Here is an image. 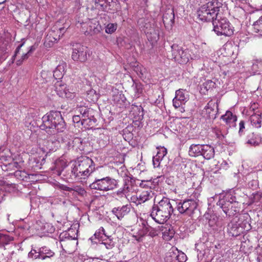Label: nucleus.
<instances>
[{
  "instance_id": "nucleus-1",
  "label": "nucleus",
  "mask_w": 262,
  "mask_h": 262,
  "mask_svg": "<svg viewBox=\"0 0 262 262\" xmlns=\"http://www.w3.org/2000/svg\"><path fill=\"white\" fill-rule=\"evenodd\" d=\"M41 120L40 128L49 135L62 133L66 129L65 121L59 112L51 111L45 115Z\"/></svg>"
},
{
  "instance_id": "nucleus-2",
  "label": "nucleus",
  "mask_w": 262,
  "mask_h": 262,
  "mask_svg": "<svg viewBox=\"0 0 262 262\" xmlns=\"http://www.w3.org/2000/svg\"><path fill=\"white\" fill-rule=\"evenodd\" d=\"M213 31L217 35L230 36L233 34L234 28L225 17H221L219 15L212 23Z\"/></svg>"
},
{
  "instance_id": "nucleus-3",
  "label": "nucleus",
  "mask_w": 262,
  "mask_h": 262,
  "mask_svg": "<svg viewBox=\"0 0 262 262\" xmlns=\"http://www.w3.org/2000/svg\"><path fill=\"white\" fill-rule=\"evenodd\" d=\"M217 205L220 206L226 214L228 212L234 214L237 211L236 208L238 202L236 201L235 196L233 194L228 192L224 194L223 196H220Z\"/></svg>"
},
{
  "instance_id": "nucleus-4",
  "label": "nucleus",
  "mask_w": 262,
  "mask_h": 262,
  "mask_svg": "<svg viewBox=\"0 0 262 262\" xmlns=\"http://www.w3.org/2000/svg\"><path fill=\"white\" fill-rule=\"evenodd\" d=\"M89 187L91 189L103 192L113 190L117 187V182L109 177L96 179L93 183L90 184Z\"/></svg>"
},
{
  "instance_id": "nucleus-5",
  "label": "nucleus",
  "mask_w": 262,
  "mask_h": 262,
  "mask_svg": "<svg viewBox=\"0 0 262 262\" xmlns=\"http://www.w3.org/2000/svg\"><path fill=\"white\" fill-rule=\"evenodd\" d=\"M93 161L88 157H81L72 165L71 173L74 178L80 177V174L86 167L91 166Z\"/></svg>"
},
{
  "instance_id": "nucleus-6",
  "label": "nucleus",
  "mask_w": 262,
  "mask_h": 262,
  "mask_svg": "<svg viewBox=\"0 0 262 262\" xmlns=\"http://www.w3.org/2000/svg\"><path fill=\"white\" fill-rule=\"evenodd\" d=\"M171 53L173 58L180 64L186 63L190 58L188 50H183L182 48L177 45L171 46Z\"/></svg>"
},
{
  "instance_id": "nucleus-7",
  "label": "nucleus",
  "mask_w": 262,
  "mask_h": 262,
  "mask_svg": "<svg viewBox=\"0 0 262 262\" xmlns=\"http://www.w3.org/2000/svg\"><path fill=\"white\" fill-rule=\"evenodd\" d=\"M197 206L198 203L195 200L187 199L179 202L176 207L179 213L191 215L193 213Z\"/></svg>"
},
{
  "instance_id": "nucleus-8",
  "label": "nucleus",
  "mask_w": 262,
  "mask_h": 262,
  "mask_svg": "<svg viewBox=\"0 0 262 262\" xmlns=\"http://www.w3.org/2000/svg\"><path fill=\"white\" fill-rule=\"evenodd\" d=\"M88 50L84 47L79 43H76L74 46L72 58L74 61L85 62L87 60Z\"/></svg>"
},
{
  "instance_id": "nucleus-9",
  "label": "nucleus",
  "mask_w": 262,
  "mask_h": 262,
  "mask_svg": "<svg viewBox=\"0 0 262 262\" xmlns=\"http://www.w3.org/2000/svg\"><path fill=\"white\" fill-rule=\"evenodd\" d=\"M55 91L57 94L62 98L72 100L75 97V93L70 91L67 85L62 84L61 82L58 81L55 83Z\"/></svg>"
},
{
  "instance_id": "nucleus-10",
  "label": "nucleus",
  "mask_w": 262,
  "mask_h": 262,
  "mask_svg": "<svg viewBox=\"0 0 262 262\" xmlns=\"http://www.w3.org/2000/svg\"><path fill=\"white\" fill-rule=\"evenodd\" d=\"M151 217L159 224H164L170 218L168 215L165 213L158 206L154 205L150 213Z\"/></svg>"
},
{
  "instance_id": "nucleus-11",
  "label": "nucleus",
  "mask_w": 262,
  "mask_h": 262,
  "mask_svg": "<svg viewBox=\"0 0 262 262\" xmlns=\"http://www.w3.org/2000/svg\"><path fill=\"white\" fill-rule=\"evenodd\" d=\"M189 99L187 92L183 89H180L176 92L175 97L173 99V105L175 108L180 107L182 104L188 101Z\"/></svg>"
},
{
  "instance_id": "nucleus-12",
  "label": "nucleus",
  "mask_w": 262,
  "mask_h": 262,
  "mask_svg": "<svg viewBox=\"0 0 262 262\" xmlns=\"http://www.w3.org/2000/svg\"><path fill=\"white\" fill-rule=\"evenodd\" d=\"M218 111V105L216 102L210 100L204 108L203 114L204 116L210 119H214L216 117Z\"/></svg>"
},
{
  "instance_id": "nucleus-13",
  "label": "nucleus",
  "mask_w": 262,
  "mask_h": 262,
  "mask_svg": "<svg viewBox=\"0 0 262 262\" xmlns=\"http://www.w3.org/2000/svg\"><path fill=\"white\" fill-rule=\"evenodd\" d=\"M222 6V4L218 0H212L201 5L199 8L205 10L207 12H212L215 14V16H219V12Z\"/></svg>"
},
{
  "instance_id": "nucleus-14",
  "label": "nucleus",
  "mask_w": 262,
  "mask_h": 262,
  "mask_svg": "<svg viewBox=\"0 0 262 262\" xmlns=\"http://www.w3.org/2000/svg\"><path fill=\"white\" fill-rule=\"evenodd\" d=\"M154 192L151 190H143L136 196H132L131 200L137 204H141L148 201L153 197Z\"/></svg>"
},
{
  "instance_id": "nucleus-15",
  "label": "nucleus",
  "mask_w": 262,
  "mask_h": 262,
  "mask_svg": "<svg viewBox=\"0 0 262 262\" xmlns=\"http://www.w3.org/2000/svg\"><path fill=\"white\" fill-rule=\"evenodd\" d=\"M156 205L170 217L173 211V208L169 199L163 198L159 202L158 204Z\"/></svg>"
},
{
  "instance_id": "nucleus-16",
  "label": "nucleus",
  "mask_w": 262,
  "mask_h": 262,
  "mask_svg": "<svg viewBox=\"0 0 262 262\" xmlns=\"http://www.w3.org/2000/svg\"><path fill=\"white\" fill-rule=\"evenodd\" d=\"M208 224L213 230L220 232L224 229V223L222 220H219L217 216L214 214L211 215L208 220Z\"/></svg>"
},
{
  "instance_id": "nucleus-17",
  "label": "nucleus",
  "mask_w": 262,
  "mask_h": 262,
  "mask_svg": "<svg viewBox=\"0 0 262 262\" xmlns=\"http://www.w3.org/2000/svg\"><path fill=\"white\" fill-rule=\"evenodd\" d=\"M130 211V205H126L122 207H115L112 209V212L118 220H121L125 215H127Z\"/></svg>"
},
{
  "instance_id": "nucleus-18",
  "label": "nucleus",
  "mask_w": 262,
  "mask_h": 262,
  "mask_svg": "<svg viewBox=\"0 0 262 262\" xmlns=\"http://www.w3.org/2000/svg\"><path fill=\"white\" fill-rule=\"evenodd\" d=\"M197 14L198 18L203 21H212L213 22L217 17L215 16L214 12H207L200 8L197 11Z\"/></svg>"
},
{
  "instance_id": "nucleus-19",
  "label": "nucleus",
  "mask_w": 262,
  "mask_h": 262,
  "mask_svg": "<svg viewBox=\"0 0 262 262\" xmlns=\"http://www.w3.org/2000/svg\"><path fill=\"white\" fill-rule=\"evenodd\" d=\"M221 119L226 123L229 127H235L237 117L230 111H227L226 114L221 116Z\"/></svg>"
},
{
  "instance_id": "nucleus-20",
  "label": "nucleus",
  "mask_w": 262,
  "mask_h": 262,
  "mask_svg": "<svg viewBox=\"0 0 262 262\" xmlns=\"http://www.w3.org/2000/svg\"><path fill=\"white\" fill-rule=\"evenodd\" d=\"M246 143L253 146L262 144V136L260 135H256L251 133L247 136Z\"/></svg>"
},
{
  "instance_id": "nucleus-21",
  "label": "nucleus",
  "mask_w": 262,
  "mask_h": 262,
  "mask_svg": "<svg viewBox=\"0 0 262 262\" xmlns=\"http://www.w3.org/2000/svg\"><path fill=\"white\" fill-rule=\"evenodd\" d=\"M89 30L85 31V35H93L98 34L102 30L101 25L96 20L91 21L89 23Z\"/></svg>"
},
{
  "instance_id": "nucleus-22",
  "label": "nucleus",
  "mask_w": 262,
  "mask_h": 262,
  "mask_svg": "<svg viewBox=\"0 0 262 262\" xmlns=\"http://www.w3.org/2000/svg\"><path fill=\"white\" fill-rule=\"evenodd\" d=\"M60 35L57 36L53 31L49 32L47 34L45 41V45L47 47H51L54 43L59 39Z\"/></svg>"
},
{
  "instance_id": "nucleus-23",
  "label": "nucleus",
  "mask_w": 262,
  "mask_h": 262,
  "mask_svg": "<svg viewBox=\"0 0 262 262\" xmlns=\"http://www.w3.org/2000/svg\"><path fill=\"white\" fill-rule=\"evenodd\" d=\"M67 166V162L65 160L58 159L55 162L52 169L55 170L54 173H56L58 176H60Z\"/></svg>"
},
{
  "instance_id": "nucleus-24",
  "label": "nucleus",
  "mask_w": 262,
  "mask_h": 262,
  "mask_svg": "<svg viewBox=\"0 0 262 262\" xmlns=\"http://www.w3.org/2000/svg\"><path fill=\"white\" fill-rule=\"evenodd\" d=\"M204 145L192 144L190 146L188 153L191 157H198L202 155Z\"/></svg>"
},
{
  "instance_id": "nucleus-25",
  "label": "nucleus",
  "mask_w": 262,
  "mask_h": 262,
  "mask_svg": "<svg viewBox=\"0 0 262 262\" xmlns=\"http://www.w3.org/2000/svg\"><path fill=\"white\" fill-rule=\"evenodd\" d=\"M163 230V238L166 241H170L173 237L175 231L171 226L166 225Z\"/></svg>"
},
{
  "instance_id": "nucleus-26",
  "label": "nucleus",
  "mask_w": 262,
  "mask_h": 262,
  "mask_svg": "<svg viewBox=\"0 0 262 262\" xmlns=\"http://www.w3.org/2000/svg\"><path fill=\"white\" fill-rule=\"evenodd\" d=\"M250 121L252 125L255 128H260L261 126L262 118L261 113H255L250 117Z\"/></svg>"
},
{
  "instance_id": "nucleus-27",
  "label": "nucleus",
  "mask_w": 262,
  "mask_h": 262,
  "mask_svg": "<svg viewBox=\"0 0 262 262\" xmlns=\"http://www.w3.org/2000/svg\"><path fill=\"white\" fill-rule=\"evenodd\" d=\"M204 158L207 160L214 157V149L213 147L209 145H204L202 155Z\"/></svg>"
},
{
  "instance_id": "nucleus-28",
  "label": "nucleus",
  "mask_w": 262,
  "mask_h": 262,
  "mask_svg": "<svg viewBox=\"0 0 262 262\" xmlns=\"http://www.w3.org/2000/svg\"><path fill=\"white\" fill-rule=\"evenodd\" d=\"M39 250L41 260H45L47 258H50L54 255V252L46 246L39 248Z\"/></svg>"
},
{
  "instance_id": "nucleus-29",
  "label": "nucleus",
  "mask_w": 262,
  "mask_h": 262,
  "mask_svg": "<svg viewBox=\"0 0 262 262\" xmlns=\"http://www.w3.org/2000/svg\"><path fill=\"white\" fill-rule=\"evenodd\" d=\"M66 64L64 63H61L59 64L54 71L53 76L57 79H61L65 72Z\"/></svg>"
},
{
  "instance_id": "nucleus-30",
  "label": "nucleus",
  "mask_w": 262,
  "mask_h": 262,
  "mask_svg": "<svg viewBox=\"0 0 262 262\" xmlns=\"http://www.w3.org/2000/svg\"><path fill=\"white\" fill-rule=\"evenodd\" d=\"M251 72L252 74H259L262 72V61L255 60L253 62L251 67Z\"/></svg>"
},
{
  "instance_id": "nucleus-31",
  "label": "nucleus",
  "mask_w": 262,
  "mask_h": 262,
  "mask_svg": "<svg viewBox=\"0 0 262 262\" xmlns=\"http://www.w3.org/2000/svg\"><path fill=\"white\" fill-rule=\"evenodd\" d=\"M95 170V164L94 161L92 162L91 166H89L85 168L83 171L80 174L79 179H85L88 178L91 173H92Z\"/></svg>"
},
{
  "instance_id": "nucleus-32",
  "label": "nucleus",
  "mask_w": 262,
  "mask_h": 262,
  "mask_svg": "<svg viewBox=\"0 0 262 262\" xmlns=\"http://www.w3.org/2000/svg\"><path fill=\"white\" fill-rule=\"evenodd\" d=\"M138 24L139 26H140L141 28L145 29V30H144V32L146 34H148L149 33H151L152 27L151 23L148 21L147 23L145 22V19H140L138 21Z\"/></svg>"
},
{
  "instance_id": "nucleus-33",
  "label": "nucleus",
  "mask_w": 262,
  "mask_h": 262,
  "mask_svg": "<svg viewBox=\"0 0 262 262\" xmlns=\"http://www.w3.org/2000/svg\"><path fill=\"white\" fill-rule=\"evenodd\" d=\"M99 97V94H97L94 90H90L86 93V99L90 102H95L97 101Z\"/></svg>"
},
{
  "instance_id": "nucleus-34",
  "label": "nucleus",
  "mask_w": 262,
  "mask_h": 262,
  "mask_svg": "<svg viewBox=\"0 0 262 262\" xmlns=\"http://www.w3.org/2000/svg\"><path fill=\"white\" fill-rule=\"evenodd\" d=\"M174 15L173 12L165 13L163 16V23L165 25H172L174 23Z\"/></svg>"
},
{
  "instance_id": "nucleus-35",
  "label": "nucleus",
  "mask_w": 262,
  "mask_h": 262,
  "mask_svg": "<svg viewBox=\"0 0 262 262\" xmlns=\"http://www.w3.org/2000/svg\"><path fill=\"white\" fill-rule=\"evenodd\" d=\"M253 27L254 32L262 36V16L253 23Z\"/></svg>"
},
{
  "instance_id": "nucleus-36",
  "label": "nucleus",
  "mask_w": 262,
  "mask_h": 262,
  "mask_svg": "<svg viewBox=\"0 0 262 262\" xmlns=\"http://www.w3.org/2000/svg\"><path fill=\"white\" fill-rule=\"evenodd\" d=\"M13 240V238L8 234L0 233V248L4 247Z\"/></svg>"
},
{
  "instance_id": "nucleus-37",
  "label": "nucleus",
  "mask_w": 262,
  "mask_h": 262,
  "mask_svg": "<svg viewBox=\"0 0 262 262\" xmlns=\"http://www.w3.org/2000/svg\"><path fill=\"white\" fill-rule=\"evenodd\" d=\"M71 144L76 150H79L80 151L84 150V146L83 145L82 140L81 138L77 137L75 138L73 140Z\"/></svg>"
},
{
  "instance_id": "nucleus-38",
  "label": "nucleus",
  "mask_w": 262,
  "mask_h": 262,
  "mask_svg": "<svg viewBox=\"0 0 262 262\" xmlns=\"http://www.w3.org/2000/svg\"><path fill=\"white\" fill-rule=\"evenodd\" d=\"M129 191V187L127 184H124L123 186L114 193V195H117L119 198L123 197Z\"/></svg>"
},
{
  "instance_id": "nucleus-39",
  "label": "nucleus",
  "mask_w": 262,
  "mask_h": 262,
  "mask_svg": "<svg viewBox=\"0 0 262 262\" xmlns=\"http://www.w3.org/2000/svg\"><path fill=\"white\" fill-rule=\"evenodd\" d=\"M96 121V119L94 117H85L81 119V124L84 126H91L93 125Z\"/></svg>"
},
{
  "instance_id": "nucleus-40",
  "label": "nucleus",
  "mask_w": 262,
  "mask_h": 262,
  "mask_svg": "<svg viewBox=\"0 0 262 262\" xmlns=\"http://www.w3.org/2000/svg\"><path fill=\"white\" fill-rule=\"evenodd\" d=\"M95 3V7L103 11L106 10V0H93Z\"/></svg>"
},
{
  "instance_id": "nucleus-41",
  "label": "nucleus",
  "mask_w": 262,
  "mask_h": 262,
  "mask_svg": "<svg viewBox=\"0 0 262 262\" xmlns=\"http://www.w3.org/2000/svg\"><path fill=\"white\" fill-rule=\"evenodd\" d=\"M106 12L110 11H116L117 9V0H106Z\"/></svg>"
},
{
  "instance_id": "nucleus-42",
  "label": "nucleus",
  "mask_w": 262,
  "mask_h": 262,
  "mask_svg": "<svg viewBox=\"0 0 262 262\" xmlns=\"http://www.w3.org/2000/svg\"><path fill=\"white\" fill-rule=\"evenodd\" d=\"M140 186L143 188H146L147 190H151L155 187V184L151 180H142L140 183Z\"/></svg>"
},
{
  "instance_id": "nucleus-43",
  "label": "nucleus",
  "mask_w": 262,
  "mask_h": 262,
  "mask_svg": "<svg viewBox=\"0 0 262 262\" xmlns=\"http://www.w3.org/2000/svg\"><path fill=\"white\" fill-rule=\"evenodd\" d=\"M262 199V192H257L253 193L250 198V202L249 205H251L254 203H257L260 201Z\"/></svg>"
},
{
  "instance_id": "nucleus-44",
  "label": "nucleus",
  "mask_w": 262,
  "mask_h": 262,
  "mask_svg": "<svg viewBox=\"0 0 262 262\" xmlns=\"http://www.w3.org/2000/svg\"><path fill=\"white\" fill-rule=\"evenodd\" d=\"M28 257L32 259H41V257L40 256L39 253V250L38 249V251L35 249L31 250V251L28 254Z\"/></svg>"
},
{
  "instance_id": "nucleus-45",
  "label": "nucleus",
  "mask_w": 262,
  "mask_h": 262,
  "mask_svg": "<svg viewBox=\"0 0 262 262\" xmlns=\"http://www.w3.org/2000/svg\"><path fill=\"white\" fill-rule=\"evenodd\" d=\"M117 28V24L110 23L106 27L105 32L108 34H112L116 30Z\"/></svg>"
},
{
  "instance_id": "nucleus-46",
  "label": "nucleus",
  "mask_w": 262,
  "mask_h": 262,
  "mask_svg": "<svg viewBox=\"0 0 262 262\" xmlns=\"http://www.w3.org/2000/svg\"><path fill=\"white\" fill-rule=\"evenodd\" d=\"M157 148L158 151L156 156L163 159V158L167 154V152L166 148H165L164 147H157Z\"/></svg>"
},
{
  "instance_id": "nucleus-47",
  "label": "nucleus",
  "mask_w": 262,
  "mask_h": 262,
  "mask_svg": "<svg viewBox=\"0 0 262 262\" xmlns=\"http://www.w3.org/2000/svg\"><path fill=\"white\" fill-rule=\"evenodd\" d=\"M243 228L242 227H238L236 224H232L231 232L233 231L232 234L233 235H237L240 234L241 232H243Z\"/></svg>"
},
{
  "instance_id": "nucleus-48",
  "label": "nucleus",
  "mask_w": 262,
  "mask_h": 262,
  "mask_svg": "<svg viewBox=\"0 0 262 262\" xmlns=\"http://www.w3.org/2000/svg\"><path fill=\"white\" fill-rule=\"evenodd\" d=\"M214 84L215 83L213 82L211 80H207L203 83V87L207 91H208L209 89L213 88Z\"/></svg>"
},
{
  "instance_id": "nucleus-49",
  "label": "nucleus",
  "mask_w": 262,
  "mask_h": 262,
  "mask_svg": "<svg viewBox=\"0 0 262 262\" xmlns=\"http://www.w3.org/2000/svg\"><path fill=\"white\" fill-rule=\"evenodd\" d=\"M79 112L80 113V116L82 118L85 117H88L89 109L85 107H81L79 110Z\"/></svg>"
},
{
  "instance_id": "nucleus-50",
  "label": "nucleus",
  "mask_w": 262,
  "mask_h": 262,
  "mask_svg": "<svg viewBox=\"0 0 262 262\" xmlns=\"http://www.w3.org/2000/svg\"><path fill=\"white\" fill-rule=\"evenodd\" d=\"M73 191L77 192L78 194H79L81 195H84L86 194V191L85 189L79 186H76L73 187Z\"/></svg>"
},
{
  "instance_id": "nucleus-51",
  "label": "nucleus",
  "mask_w": 262,
  "mask_h": 262,
  "mask_svg": "<svg viewBox=\"0 0 262 262\" xmlns=\"http://www.w3.org/2000/svg\"><path fill=\"white\" fill-rule=\"evenodd\" d=\"M105 234V230L103 227H101L94 234V236L96 238L102 237L101 235Z\"/></svg>"
},
{
  "instance_id": "nucleus-52",
  "label": "nucleus",
  "mask_w": 262,
  "mask_h": 262,
  "mask_svg": "<svg viewBox=\"0 0 262 262\" xmlns=\"http://www.w3.org/2000/svg\"><path fill=\"white\" fill-rule=\"evenodd\" d=\"M162 160V159L155 156L153 157L152 162L155 167H158L160 166V162Z\"/></svg>"
},
{
  "instance_id": "nucleus-53",
  "label": "nucleus",
  "mask_w": 262,
  "mask_h": 262,
  "mask_svg": "<svg viewBox=\"0 0 262 262\" xmlns=\"http://www.w3.org/2000/svg\"><path fill=\"white\" fill-rule=\"evenodd\" d=\"M133 88H134L135 93H137L138 95L141 93L142 92L141 85L139 83H135L133 84Z\"/></svg>"
},
{
  "instance_id": "nucleus-54",
  "label": "nucleus",
  "mask_w": 262,
  "mask_h": 262,
  "mask_svg": "<svg viewBox=\"0 0 262 262\" xmlns=\"http://www.w3.org/2000/svg\"><path fill=\"white\" fill-rule=\"evenodd\" d=\"M47 75V72H42L40 73V77H41V79L40 80V82H36V83H45L48 81V80L45 78V76Z\"/></svg>"
},
{
  "instance_id": "nucleus-55",
  "label": "nucleus",
  "mask_w": 262,
  "mask_h": 262,
  "mask_svg": "<svg viewBox=\"0 0 262 262\" xmlns=\"http://www.w3.org/2000/svg\"><path fill=\"white\" fill-rule=\"evenodd\" d=\"M30 55V54L28 52L26 54H23L21 56V60H18L16 61L17 65H20L24 60L27 59L29 57Z\"/></svg>"
},
{
  "instance_id": "nucleus-56",
  "label": "nucleus",
  "mask_w": 262,
  "mask_h": 262,
  "mask_svg": "<svg viewBox=\"0 0 262 262\" xmlns=\"http://www.w3.org/2000/svg\"><path fill=\"white\" fill-rule=\"evenodd\" d=\"M248 186L252 189H255L257 186V182L256 180H252L248 183Z\"/></svg>"
},
{
  "instance_id": "nucleus-57",
  "label": "nucleus",
  "mask_w": 262,
  "mask_h": 262,
  "mask_svg": "<svg viewBox=\"0 0 262 262\" xmlns=\"http://www.w3.org/2000/svg\"><path fill=\"white\" fill-rule=\"evenodd\" d=\"M176 258L180 262H185L186 260V256L184 253L176 256Z\"/></svg>"
},
{
  "instance_id": "nucleus-58",
  "label": "nucleus",
  "mask_w": 262,
  "mask_h": 262,
  "mask_svg": "<svg viewBox=\"0 0 262 262\" xmlns=\"http://www.w3.org/2000/svg\"><path fill=\"white\" fill-rule=\"evenodd\" d=\"M81 116L80 115H75L73 117V121L74 123H78L80 121L81 122Z\"/></svg>"
},
{
  "instance_id": "nucleus-59",
  "label": "nucleus",
  "mask_w": 262,
  "mask_h": 262,
  "mask_svg": "<svg viewBox=\"0 0 262 262\" xmlns=\"http://www.w3.org/2000/svg\"><path fill=\"white\" fill-rule=\"evenodd\" d=\"M239 133L240 134L244 128H245V122L244 121H241L239 124Z\"/></svg>"
},
{
  "instance_id": "nucleus-60",
  "label": "nucleus",
  "mask_w": 262,
  "mask_h": 262,
  "mask_svg": "<svg viewBox=\"0 0 262 262\" xmlns=\"http://www.w3.org/2000/svg\"><path fill=\"white\" fill-rule=\"evenodd\" d=\"M103 244L105 245L106 248L108 249H112L114 247V244L111 242L110 243L104 242Z\"/></svg>"
},
{
  "instance_id": "nucleus-61",
  "label": "nucleus",
  "mask_w": 262,
  "mask_h": 262,
  "mask_svg": "<svg viewBox=\"0 0 262 262\" xmlns=\"http://www.w3.org/2000/svg\"><path fill=\"white\" fill-rule=\"evenodd\" d=\"M120 99L121 101L123 102L124 100H125V98L124 97V95H122L121 94L118 95L116 96L114 100H116L117 99Z\"/></svg>"
},
{
  "instance_id": "nucleus-62",
  "label": "nucleus",
  "mask_w": 262,
  "mask_h": 262,
  "mask_svg": "<svg viewBox=\"0 0 262 262\" xmlns=\"http://www.w3.org/2000/svg\"><path fill=\"white\" fill-rule=\"evenodd\" d=\"M62 189L64 190L68 191H73V188L69 187L66 186H63Z\"/></svg>"
},
{
  "instance_id": "nucleus-63",
  "label": "nucleus",
  "mask_w": 262,
  "mask_h": 262,
  "mask_svg": "<svg viewBox=\"0 0 262 262\" xmlns=\"http://www.w3.org/2000/svg\"><path fill=\"white\" fill-rule=\"evenodd\" d=\"M46 226L48 227H50V230H49V232H50L52 233V232L54 231L55 228H54V227L53 226L50 225L49 224H47L45 227H46Z\"/></svg>"
},
{
  "instance_id": "nucleus-64",
  "label": "nucleus",
  "mask_w": 262,
  "mask_h": 262,
  "mask_svg": "<svg viewBox=\"0 0 262 262\" xmlns=\"http://www.w3.org/2000/svg\"><path fill=\"white\" fill-rule=\"evenodd\" d=\"M257 262H262V254H259L256 258Z\"/></svg>"
}]
</instances>
